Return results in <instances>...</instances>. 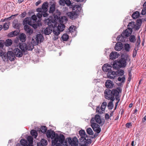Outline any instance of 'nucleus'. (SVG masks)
<instances>
[{
  "instance_id": "47",
  "label": "nucleus",
  "mask_w": 146,
  "mask_h": 146,
  "mask_svg": "<svg viewBox=\"0 0 146 146\" xmlns=\"http://www.w3.org/2000/svg\"><path fill=\"white\" fill-rule=\"evenodd\" d=\"M124 71L123 70H120L118 71L117 75L118 76H122L124 74Z\"/></svg>"
},
{
  "instance_id": "1",
  "label": "nucleus",
  "mask_w": 146,
  "mask_h": 146,
  "mask_svg": "<svg viewBox=\"0 0 146 146\" xmlns=\"http://www.w3.org/2000/svg\"><path fill=\"white\" fill-rule=\"evenodd\" d=\"M128 28L123 32L122 35L124 37L129 36L132 32V29L134 27V25H132V22L129 23L128 25Z\"/></svg>"
},
{
  "instance_id": "17",
  "label": "nucleus",
  "mask_w": 146,
  "mask_h": 146,
  "mask_svg": "<svg viewBox=\"0 0 146 146\" xmlns=\"http://www.w3.org/2000/svg\"><path fill=\"white\" fill-rule=\"evenodd\" d=\"M13 52L16 56L17 57H21L23 55L22 51L18 48H15L13 50Z\"/></svg>"
},
{
  "instance_id": "10",
  "label": "nucleus",
  "mask_w": 146,
  "mask_h": 146,
  "mask_svg": "<svg viewBox=\"0 0 146 146\" xmlns=\"http://www.w3.org/2000/svg\"><path fill=\"white\" fill-rule=\"evenodd\" d=\"M68 142L72 146H76L77 145L78 141L77 138L75 137L72 139L69 138Z\"/></svg>"
},
{
  "instance_id": "49",
  "label": "nucleus",
  "mask_w": 146,
  "mask_h": 146,
  "mask_svg": "<svg viewBox=\"0 0 146 146\" xmlns=\"http://www.w3.org/2000/svg\"><path fill=\"white\" fill-rule=\"evenodd\" d=\"M27 139L30 144H31L33 143V138L32 136H28Z\"/></svg>"
},
{
  "instance_id": "40",
  "label": "nucleus",
  "mask_w": 146,
  "mask_h": 146,
  "mask_svg": "<svg viewBox=\"0 0 146 146\" xmlns=\"http://www.w3.org/2000/svg\"><path fill=\"white\" fill-rule=\"evenodd\" d=\"M113 101H110L108 105V106L109 109H112L113 107Z\"/></svg>"
},
{
  "instance_id": "53",
  "label": "nucleus",
  "mask_w": 146,
  "mask_h": 146,
  "mask_svg": "<svg viewBox=\"0 0 146 146\" xmlns=\"http://www.w3.org/2000/svg\"><path fill=\"white\" fill-rule=\"evenodd\" d=\"M65 0H60L59 3L60 5L64 6L65 5Z\"/></svg>"
},
{
  "instance_id": "28",
  "label": "nucleus",
  "mask_w": 146,
  "mask_h": 146,
  "mask_svg": "<svg viewBox=\"0 0 146 146\" xmlns=\"http://www.w3.org/2000/svg\"><path fill=\"white\" fill-rule=\"evenodd\" d=\"M19 38L20 40L22 42H24L26 39V35L24 33L20 35Z\"/></svg>"
},
{
  "instance_id": "63",
  "label": "nucleus",
  "mask_w": 146,
  "mask_h": 146,
  "mask_svg": "<svg viewBox=\"0 0 146 146\" xmlns=\"http://www.w3.org/2000/svg\"><path fill=\"white\" fill-rule=\"evenodd\" d=\"M3 41L2 40H0V47H3L4 46Z\"/></svg>"
},
{
  "instance_id": "26",
  "label": "nucleus",
  "mask_w": 146,
  "mask_h": 146,
  "mask_svg": "<svg viewBox=\"0 0 146 146\" xmlns=\"http://www.w3.org/2000/svg\"><path fill=\"white\" fill-rule=\"evenodd\" d=\"M1 56L3 61H5L7 58V54L6 53L4 52H3L0 50V56Z\"/></svg>"
},
{
  "instance_id": "7",
  "label": "nucleus",
  "mask_w": 146,
  "mask_h": 146,
  "mask_svg": "<svg viewBox=\"0 0 146 146\" xmlns=\"http://www.w3.org/2000/svg\"><path fill=\"white\" fill-rule=\"evenodd\" d=\"M122 55V58L119 60L118 63L120 64L121 67H125L126 64V60L127 59L128 56L127 55Z\"/></svg>"
},
{
  "instance_id": "34",
  "label": "nucleus",
  "mask_w": 146,
  "mask_h": 146,
  "mask_svg": "<svg viewBox=\"0 0 146 146\" xmlns=\"http://www.w3.org/2000/svg\"><path fill=\"white\" fill-rule=\"evenodd\" d=\"M129 40L131 42H135L136 41V36L134 35L130 36L129 38Z\"/></svg>"
},
{
  "instance_id": "2",
  "label": "nucleus",
  "mask_w": 146,
  "mask_h": 146,
  "mask_svg": "<svg viewBox=\"0 0 146 146\" xmlns=\"http://www.w3.org/2000/svg\"><path fill=\"white\" fill-rule=\"evenodd\" d=\"M65 28V26L64 24L60 23L59 24L57 27L54 28L53 32V33L56 35H58L60 32L62 31Z\"/></svg>"
},
{
  "instance_id": "38",
  "label": "nucleus",
  "mask_w": 146,
  "mask_h": 146,
  "mask_svg": "<svg viewBox=\"0 0 146 146\" xmlns=\"http://www.w3.org/2000/svg\"><path fill=\"white\" fill-rule=\"evenodd\" d=\"M40 144L42 146H46L47 144V142L46 140L42 139L40 141Z\"/></svg>"
},
{
  "instance_id": "12",
  "label": "nucleus",
  "mask_w": 146,
  "mask_h": 146,
  "mask_svg": "<svg viewBox=\"0 0 146 146\" xmlns=\"http://www.w3.org/2000/svg\"><path fill=\"white\" fill-rule=\"evenodd\" d=\"M46 134L48 138H51L52 139L55 138L56 136L55 132L51 130H48L46 131Z\"/></svg>"
},
{
  "instance_id": "44",
  "label": "nucleus",
  "mask_w": 146,
  "mask_h": 146,
  "mask_svg": "<svg viewBox=\"0 0 146 146\" xmlns=\"http://www.w3.org/2000/svg\"><path fill=\"white\" fill-rule=\"evenodd\" d=\"M20 143L22 145L26 146L27 145V141L24 139H22L20 140Z\"/></svg>"
},
{
  "instance_id": "9",
  "label": "nucleus",
  "mask_w": 146,
  "mask_h": 146,
  "mask_svg": "<svg viewBox=\"0 0 146 146\" xmlns=\"http://www.w3.org/2000/svg\"><path fill=\"white\" fill-rule=\"evenodd\" d=\"M36 45V44H35L33 42L32 40L31 42H28L27 44H25V48L23 49V50L24 51L25 50H32L34 48V46Z\"/></svg>"
},
{
  "instance_id": "50",
  "label": "nucleus",
  "mask_w": 146,
  "mask_h": 146,
  "mask_svg": "<svg viewBox=\"0 0 146 146\" xmlns=\"http://www.w3.org/2000/svg\"><path fill=\"white\" fill-rule=\"evenodd\" d=\"M118 80L119 81L121 82H124L125 80V77L124 76H122V77H119L118 78Z\"/></svg>"
},
{
  "instance_id": "19",
  "label": "nucleus",
  "mask_w": 146,
  "mask_h": 146,
  "mask_svg": "<svg viewBox=\"0 0 146 146\" xmlns=\"http://www.w3.org/2000/svg\"><path fill=\"white\" fill-rule=\"evenodd\" d=\"M79 133L80 135V137L79 139L80 142L81 141H83L86 137H87V135L85 133V131L84 130H80L79 132Z\"/></svg>"
},
{
  "instance_id": "62",
  "label": "nucleus",
  "mask_w": 146,
  "mask_h": 146,
  "mask_svg": "<svg viewBox=\"0 0 146 146\" xmlns=\"http://www.w3.org/2000/svg\"><path fill=\"white\" fill-rule=\"evenodd\" d=\"M36 11L38 13L42 12L43 10L42 8H38L36 9Z\"/></svg>"
},
{
  "instance_id": "13",
  "label": "nucleus",
  "mask_w": 146,
  "mask_h": 146,
  "mask_svg": "<svg viewBox=\"0 0 146 146\" xmlns=\"http://www.w3.org/2000/svg\"><path fill=\"white\" fill-rule=\"evenodd\" d=\"M7 58L6 60L9 59L11 61L14 60L15 59V55L11 51H8L7 54Z\"/></svg>"
},
{
  "instance_id": "45",
  "label": "nucleus",
  "mask_w": 146,
  "mask_h": 146,
  "mask_svg": "<svg viewBox=\"0 0 146 146\" xmlns=\"http://www.w3.org/2000/svg\"><path fill=\"white\" fill-rule=\"evenodd\" d=\"M46 127L45 126H43L41 127L40 131L42 133H44L46 132Z\"/></svg>"
},
{
  "instance_id": "48",
  "label": "nucleus",
  "mask_w": 146,
  "mask_h": 146,
  "mask_svg": "<svg viewBox=\"0 0 146 146\" xmlns=\"http://www.w3.org/2000/svg\"><path fill=\"white\" fill-rule=\"evenodd\" d=\"M76 29V28L74 26L72 25L70 27L69 29V30L70 32H73L74 31H75Z\"/></svg>"
},
{
  "instance_id": "18",
  "label": "nucleus",
  "mask_w": 146,
  "mask_h": 146,
  "mask_svg": "<svg viewBox=\"0 0 146 146\" xmlns=\"http://www.w3.org/2000/svg\"><path fill=\"white\" fill-rule=\"evenodd\" d=\"M24 29L26 32L29 35H31L33 33V29L29 25H25L24 27Z\"/></svg>"
},
{
  "instance_id": "31",
  "label": "nucleus",
  "mask_w": 146,
  "mask_h": 146,
  "mask_svg": "<svg viewBox=\"0 0 146 146\" xmlns=\"http://www.w3.org/2000/svg\"><path fill=\"white\" fill-rule=\"evenodd\" d=\"M55 10V4L53 3L52 5L50 7L49 13H53Z\"/></svg>"
},
{
  "instance_id": "52",
  "label": "nucleus",
  "mask_w": 146,
  "mask_h": 146,
  "mask_svg": "<svg viewBox=\"0 0 146 146\" xmlns=\"http://www.w3.org/2000/svg\"><path fill=\"white\" fill-rule=\"evenodd\" d=\"M140 42L141 40L140 36L139 35H138V38L137 40V41L136 43V44L137 45H139L140 44Z\"/></svg>"
},
{
  "instance_id": "64",
  "label": "nucleus",
  "mask_w": 146,
  "mask_h": 146,
  "mask_svg": "<svg viewBox=\"0 0 146 146\" xmlns=\"http://www.w3.org/2000/svg\"><path fill=\"white\" fill-rule=\"evenodd\" d=\"M137 53V51L135 49H134V50L133 52V57H134L136 56V55Z\"/></svg>"
},
{
  "instance_id": "3",
  "label": "nucleus",
  "mask_w": 146,
  "mask_h": 146,
  "mask_svg": "<svg viewBox=\"0 0 146 146\" xmlns=\"http://www.w3.org/2000/svg\"><path fill=\"white\" fill-rule=\"evenodd\" d=\"M64 137L63 135H60L59 137L56 136L54 139L52 141V145L53 146H54L58 141L60 143H62L64 142Z\"/></svg>"
},
{
  "instance_id": "54",
  "label": "nucleus",
  "mask_w": 146,
  "mask_h": 146,
  "mask_svg": "<svg viewBox=\"0 0 146 146\" xmlns=\"http://www.w3.org/2000/svg\"><path fill=\"white\" fill-rule=\"evenodd\" d=\"M141 23L142 21L141 19L137 20V21L136 25H137L140 26H141Z\"/></svg>"
},
{
  "instance_id": "15",
  "label": "nucleus",
  "mask_w": 146,
  "mask_h": 146,
  "mask_svg": "<svg viewBox=\"0 0 146 146\" xmlns=\"http://www.w3.org/2000/svg\"><path fill=\"white\" fill-rule=\"evenodd\" d=\"M117 75L116 72L111 70L108 71L107 74L108 77L110 79H114Z\"/></svg>"
},
{
  "instance_id": "8",
  "label": "nucleus",
  "mask_w": 146,
  "mask_h": 146,
  "mask_svg": "<svg viewBox=\"0 0 146 146\" xmlns=\"http://www.w3.org/2000/svg\"><path fill=\"white\" fill-rule=\"evenodd\" d=\"M92 119H94V123H95L96 122L101 125H103L104 123V120L103 119H101L100 116L98 115H95V117L92 118Z\"/></svg>"
},
{
  "instance_id": "57",
  "label": "nucleus",
  "mask_w": 146,
  "mask_h": 146,
  "mask_svg": "<svg viewBox=\"0 0 146 146\" xmlns=\"http://www.w3.org/2000/svg\"><path fill=\"white\" fill-rule=\"evenodd\" d=\"M42 12L38 13L36 15L37 17L39 18H41L42 17Z\"/></svg>"
},
{
  "instance_id": "21",
  "label": "nucleus",
  "mask_w": 146,
  "mask_h": 146,
  "mask_svg": "<svg viewBox=\"0 0 146 146\" xmlns=\"http://www.w3.org/2000/svg\"><path fill=\"white\" fill-rule=\"evenodd\" d=\"M106 87L108 88H112L114 86L113 82L110 80H107L105 83Z\"/></svg>"
},
{
  "instance_id": "59",
  "label": "nucleus",
  "mask_w": 146,
  "mask_h": 146,
  "mask_svg": "<svg viewBox=\"0 0 146 146\" xmlns=\"http://www.w3.org/2000/svg\"><path fill=\"white\" fill-rule=\"evenodd\" d=\"M17 14H16L13 15H12L9 18H8L7 19L8 20H10L12 18H13L15 16H17Z\"/></svg>"
},
{
  "instance_id": "24",
  "label": "nucleus",
  "mask_w": 146,
  "mask_h": 146,
  "mask_svg": "<svg viewBox=\"0 0 146 146\" xmlns=\"http://www.w3.org/2000/svg\"><path fill=\"white\" fill-rule=\"evenodd\" d=\"M48 3L47 2H44L42 6V8L43 10V11L46 12L48 10Z\"/></svg>"
},
{
  "instance_id": "29",
  "label": "nucleus",
  "mask_w": 146,
  "mask_h": 146,
  "mask_svg": "<svg viewBox=\"0 0 146 146\" xmlns=\"http://www.w3.org/2000/svg\"><path fill=\"white\" fill-rule=\"evenodd\" d=\"M140 16V13L139 12L136 11L134 12L132 15V17L134 19H136L138 18Z\"/></svg>"
},
{
  "instance_id": "33",
  "label": "nucleus",
  "mask_w": 146,
  "mask_h": 146,
  "mask_svg": "<svg viewBox=\"0 0 146 146\" xmlns=\"http://www.w3.org/2000/svg\"><path fill=\"white\" fill-rule=\"evenodd\" d=\"M81 8V5H75L72 8L73 10H75V11H79V9L80 10Z\"/></svg>"
},
{
  "instance_id": "4",
  "label": "nucleus",
  "mask_w": 146,
  "mask_h": 146,
  "mask_svg": "<svg viewBox=\"0 0 146 146\" xmlns=\"http://www.w3.org/2000/svg\"><path fill=\"white\" fill-rule=\"evenodd\" d=\"M105 98L108 100H110L111 101H114L115 100L114 97L113 96L111 90L109 89H106L104 92Z\"/></svg>"
},
{
  "instance_id": "55",
  "label": "nucleus",
  "mask_w": 146,
  "mask_h": 146,
  "mask_svg": "<svg viewBox=\"0 0 146 146\" xmlns=\"http://www.w3.org/2000/svg\"><path fill=\"white\" fill-rule=\"evenodd\" d=\"M65 2V4H66L67 6L70 5L71 2L70 0H66Z\"/></svg>"
},
{
  "instance_id": "36",
  "label": "nucleus",
  "mask_w": 146,
  "mask_h": 146,
  "mask_svg": "<svg viewBox=\"0 0 146 146\" xmlns=\"http://www.w3.org/2000/svg\"><path fill=\"white\" fill-rule=\"evenodd\" d=\"M31 134L35 138L37 137V133L36 130H32L31 131Z\"/></svg>"
},
{
  "instance_id": "16",
  "label": "nucleus",
  "mask_w": 146,
  "mask_h": 146,
  "mask_svg": "<svg viewBox=\"0 0 146 146\" xmlns=\"http://www.w3.org/2000/svg\"><path fill=\"white\" fill-rule=\"evenodd\" d=\"M111 66L108 64H104L102 67V69L103 71L105 72H108L111 70Z\"/></svg>"
},
{
  "instance_id": "61",
  "label": "nucleus",
  "mask_w": 146,
  "mask_h": 146,
  "mask_svg": "<svg viewBox=\"0 0 146 146\" xmlns=\"http://www.w3.org/2000/svg\"><path fill=\"white\" fill-rule=\"evenodd\" d=\"M26 15V13L25 12H24L23 13H21L20 15V17H24Z\"/></svg>"
},
{
  "instance_id": "11",
  "label": "nucleus",
  "mask_w": 146,
  "mask_h": 146,
  "mask_svg": "<svg viewBox=\"0 0 146 146\" xmlns=\"http://www.w3.org/2000/svg\"><path fill=\"white\" fill-rule=\"evenodd\" d=\"M67 15L70 19L72 20L76 18L78 16L77 14L75 11L68 12L67 13Z\"/></svg>"
},
{
  "instance_id": "51",
  "label": "nucleus",
  "mask_w": 146,
  "mask_h": 146,
  "mask_svg": "<svg viewBox=\"0 0 146 146\" xmlns=\"http://www.w3.org/2000/svg\"><path fill=\"white\" fill-rule=\"evenodd\" d=\"M15 31L11 32L10 34H9V36L10 37H13L14 36H15L16 35V34H15Z\"/></svg>"
},
{
  "instance_id": "5",
  "label": "nucleus",
  "mask_w": 146,
  "mask_h": 146,
  "mask_svg": "<svg viewBox=\"0 0 146 146\" xmlns=\"http://www.w3.org/2000/svg\"><path fill=\"white\" fill-rule=\"evenodd\" d=\"M94 119H91V126L95 132H96L97 133H99L100 132L101 129L100 128L99 125L96 123H94Z\"/></svg>"
},
{
  "instance_id": "23",
  "label": "nucleus",
  "mask_w": 146,
  "mask_h": 146,
  "mask_svg": "<svg viewBox=\"0 0 146 146\" xmlns=\"http://www.w3.org/2000/svg\"><path fill=\"white\" fill-rule=\"evenodd\" d=\"M118 54L115 52H112L110 54V58L111 59H115L118 57Z\"/></svg>"
},
{
  "instance_id": "20",
  "label": "nucleus",
  "mask_w": 146,
  "mask_h": 146,
  "mask_svg": "<svg viewBox=\"0 0 146 146\" xmlns=\"http://www.w3.org/2000/svg\"><path fill=\"white\" fill-rule=\"evenodd\" d=\"M113 96V97L115 96L116 99H117V97L119 95V92H121V90L119 88H117L116 89H113L111 91Z\"/></svg>"
},
{
  "instance_id": "32",
  "label": "nucleus",
  "mask_w": 146,
  "mask_h": 146,
  "mask_svg": "<svg viewBox=\"0 0 146 146\" xmlns=\"http://www.w3.org/2000/svg\"><path fill=\"white\" fill-rule=\"evenodd\" d=\"M12 44V41L10 39H7L5 42V45L6 46H11Z\"/></svg>"
},
{
  "instance_id": "14",
  "label": "nucleus",
  "mask_w": 146,
  "mask_h": 146,
  "mask_svg": "<svg viewBox=\"0 0 146 146\" xmlns=\"http://www.w3.org/2000/svg\"><path fill=\"white\" fill-rule=\"evenodd\" d=\"M87 137H86L83 141H81L80 146H87L88 144H90L91 143L92 140L88 138L86 139Z\"/></svg>"
},
{
  "instance_id": "27",
  "label": "nucleus",
  "mask_w": 146,
  "mask_h": 146,
  "mask_svg": "<svg viewBox=\"0 0 146 146\" xmlns=\"http://www.w3.org/2000/svg\"><path fill=\"white\" fill-rule=\"evenodd\" d=\"M24 24H28L30 25H31V22L30 21V19L29 18H27L25 19L23 21Z\"/></svg>"
},
{
  "instance_id": "58",
  "label": "nucleus",
  "mask_w": 146,
  "mask_h": 146,
  "mask_svg": "<svg viewBox=\"0 0 146 146\" xmlns=\"http://www.w3.org/2000/svg\"><path fill=\"white\" fill-rule=\"evenodd\" d=\"M13 26L14 28H15L18 29L19 28V24L17 23L16 24H15L14 23H13Z\"/></svg>"
},
{
  "instance_id": "22",
  "label": "nucleus",
  "mask_w": 146,
  "mask_h": 146,
  "mask_svg": "<svg viewBox=\"0 0 146 146\" xmlns=\"http://www.w3.org/2000/svg\"><path fill=\"white\" fill-rule=\"evenodd\" d=\"M123 48V45L121 42H119L117 43L115 46V49L117 51H120Z\"/></svg>"
},
{
  "instance_id": "35",
  "label": "nucleus",
  "mask_w": 146,
  "mask_h": 146,
  "mask_svg": "<svg viewBox=\"0 0 146 146\" xmlns=\"http://www.w3.org/2000/svg\"><path fill=\"white\" fill-rule=\"evenodd\" d=\"M107 103L106 102H103L102 103L100 108L101 110H102V111H103L104 112Z\"/></svg>"
},
{
  "instance_id": "37",
  "label": "nucleus",
  "mask_w": 146,
  "mask_h": 146,
  "mask_svg": "<svg viewBox=\"0 0 146 146\" xmlns=\"http://www.w3.org/2000/svg\"><path fill=\"white\" fill-rule=\"evenodd\" d=\"M69 38V36L66 34H64L62 36V38L64 41H67Z\"/></svg>"
},
{
  "instance_id": "42",
  "label": "nucleus",
  "mask_w": 146,
  "mask_h": 146,
  "mask_svg": "<svg viewBox=\"0 0 146 146\" xmlns=\"http://www.w3.org/2000/svg\"><path fill=\"white\" fill-rule=\"evenodd\" d=\"M86 131L87 132V133L90 135H92L93 133L94 132L90 128H88L86 129Z\"/></svg>"
},
{
  "instance_id": "30",
  "label": "nucleus",
  "mask_w": 146,
  "mask_h": 146,
  "mask_svg": "<svg viewBox=\"0 0 146 146\" xmlns=\"http://www.w3.org/2000/svg\"><path fill=\"white\" fill-rule=\"evenodd\" d=\"M67 20V19L66 17L63 16L62 17L59 19V21L60 22L63 24V23H66Z\"/></svg>"
},
{
  "instance_id": "46",
  "label": "nucleus",
  "mask_w": 146,
  "mask_h": 146,
  "mask_svg": "<svg viewBox=\"0 0 146 146\" xmlns=\"http://www.w3.org/2000/svg\"><path fill=\"white\" fill-rule=\"evenodd\" d=\"M96 112L99 114H102L104 112L102 111V110H101V109L99 107H97L96 108Z\"/></svg>"
},
{
  "instance_id": "25",
  "label": "nucleus",
  "mask_w": 146,
  "mask_h": 146,
  "mask_svg": "<svg viewBox=\"0 0 146 146\" xmlns=\"http://www.w3.org/2000/svg\"><path fill=\"white\" fill-rule=\"evenodd\" d=\"M52 31V29L50 27L46 28L44 31V33L46 35H49L50 34Z\"/></svg>"
},
{
  "instance_id": "6",
  "label": "nucleus",
  "mask_w": 146,
  "mask_h": 146,
  "mask_svg": "<svg viewBox=\"0 0 146 146\" xmlns=\"http://www.w3.org/2000/svg\"><path fill=\"white\" fill-rule=\"evenodd\" d=\"M44 39L42 35L40 34L36 35V37H33L32 38L33 42L35 44L37 45L39 41L40 42H42Z\"/></svg>"
},
{
  "instance_id": "41",
  "label": "nucleus",
  "mask_w": 146,
  "mask_h": 146,
  "mask_svg": "<svg viewBox=\"0 0 146 146\" xmlns=\"http://www.w3.org/2000/svg\"><path fill=\"white\" fill-rule=\"evenodd\" d=\"M9 22H7L5 23L3 25V29L4 30L7 29L9 27Z\"/></svg>"
},
{
  "instance_id": "56",
  "label": "nucleus",
  "mask_w": 146,
  "mask_h": 146,
  "mask_svg": "<svg viewBox=\"0 0 146 146\" xmlns=\"http://www.w3.org/2000/svg\"><path fill=\"white\" fill-rule=\"evenodd\" d=\"M141 14L143 15H144L146 14V9L145 8H144L142 9Z\"/></svg>"
},
{
  "instance_id": "39",
  "label": "nucleus",
  "mask_w": 146,
  "mask_h": 146,
  "mask_svg": "<svg viewBox=\"0 0 146 146\" xmlns=\"http://www.w3.org/2000/svg\"><path fill=\"white\" fill-rule=\"evenodd\" d=\"M125 50L127 52H129V51L130 46L129 44L127 43L125 44L124 46Z\"/></svg>"
},
{
  "instance_id": "43",
  "label": "nucleus",
  "mask_w": 146,
  "mask_h": 146,
  "mask_svg": "<svg viewBox=\"0 0 146 146\" xmlns=\"http://www.w3.org/2000/svg\"><path fill=\"white\" fill-rule=\"evenodd\" d=\"M124 38V37L123 36H122L121 34V35H120L117 37L116 39L117 40L123 41Z\"/></svg>"
},
{
  "instance_id": "60",
  "label": "nucleus",
  "mask_w": 146,
  "mask_h": 146,
  "mask_svg": "<svg viewBox=\"0 0 146 146\" xmlns=\"http://www.w3.org/2000/svg\"><path fill=\"white\" fill-rule=\"evenodd\" d=\"M113 67L115 68L116 69H117L118 68V65L116 64V62H114L113 64Z\"/></svg>"
}]
</instances>
